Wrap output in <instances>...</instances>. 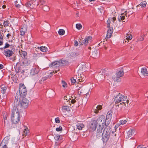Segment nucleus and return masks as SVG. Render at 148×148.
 <instances>
[{"mask_svg": "<svg viewBox=\"0 0 148 148\" xmlns=\"http://www.w3.org/2000/svg\"><path fill=\"white\" fill-rule=\"evenodd\" d=\"M20 114L19 110L12 109V111L11 120L14 124L18 123L20 120Z\"/></svg>", "mask_w": 148, "mask_h": 148, "instance_id": "f257e3e1", "label": "nucleus"}, {"mask_svg": "<svg viewBox=\"0 0 148 148\" xmlns=\"http://www.w3.org/2000/svg\"><path fill=\"white\" fill-rule=\"evenodd\" d=\"M29 101L26 98H23L22 100L21 101L19 105V110H21L22 108H27L28 106Z\"/></svg>", "mask_w": 148, "mask_h": 148, "instance_id": "0eeeda50", "label": "nucleus"}, {"mask_svg": "<svg viewBox=\"0 0 148 148\" xmlns=\"http://www.w3.org/2000/svg\"><path fill=\"white\" fill-rule=\"evenodd\" d=\"M126 37H127L126 39H127L128 40H131L132 38V35L130 34V36H129V34H127Z\"/></svg>", "mask_w": 148, "mask_h": 148, "instance_id": "a19ab883", "label": "nucleus"}, {"mask_svg": "<svg viewBox=\"0 0 148 148\" xmlns=\"http://www.w3.org/2000/svg\"><path fill=\"white\" fill-rule=\"evenodd\" d=\"M77 128L80 130H82L83 128L84 127V125L82 123H78L77 125Z\"/></svg>", "mask_w": 148, "mask_h": 148, "instance_id": "c85d7f7f", "label": "nucleus"}, {"mask_svg": "<svg viewBox=\"0 0 148 148\" xmlns=\"http://www.w3.org/2000/svg\"><path fill=\"white\" fill-rule=\"evenodd\" d=\"M110 138V135L103 134L102 136V139L103 143H106Z\"/></svg>", "mask_w": 148, "mask_h": 148, "instance_id": "4468645a", "label": "nucleus"}, {"mask_svg": "<svg viewBox=\"0 0 148 148\" xmlns=\"http://www.w3.org/2000/svg\"><path fill=\"white\" fill-rule=\"evenodd\" d=\"M29 130H28L27 128L25 129L24 131L23 132V133L22 136L24 138V137H25L27 135V134L29 133Z\"/></svg>", "mask_w": 148, "mask_h": 148, "instance_id": "473e14b6", "label": "nucleus"}, {"mask_svg": "<svg viewBox=\"0 0 148 148\" xmlns=\"http://www.w3.org/2000/svg\"><path fill=\"white\" fill-rule=\"evenodd\" d=\"M127 121L126 120H120L119 121V123H120V124L121 125H124L125 124Z\"/></svg>", "mask_w": 148, "mask_h": 148, "instance_id": "79ce46f5", "label": "nucleus"}, {"mask_svg": "<svg viewBox=\"0 0 148 148\" xmlns=\"http://www.w3.org/2000/svg\"><path fill=\"white\" fill-rule=\"evenodd\" d=\"M62 110L64 112L69 113L71 112V108L68 106H62Z\"/></svg>", "mask_w": 148, "mask_h": 148, "instance_id": "a211bd4d", "label": "nucleus"}, {"mask_svg": "<svg viewBox=\"0 0 148 148\" xmlns=\"http://www.w3.org/2000/svg\"><path fill=\"white\" fill-rule=\"evenodd\" d=\"M97 124L96 120L92 121L89 127V129L90 130V131H93L95 130L96 129Z\"/></svg>", "mask_w": 148, "mask_h": 148, "instance_id": "9d476101", "label": "nucleus"}, {"mask_svg": "<svg viewBox=\"0 0 148 148\" xmlns=\"http://www.w3.org/2000/svg\"><path fill=\"white\" fill-rule=\"evenodd\" d=\"M106 127L103 130V134H107L110 135L111 133V128L108 125H106Z\"/></svg>", "mask_w": 148, "mask_h": 148, "instance_id": "f3484780", "label": "nucleus"}, {"mask_svg": "<svg viewBox=\"0 0 148 148\" xmlns=\"http://www.w3.org/2000/svg\"><path fill=\"white\" fill-rule=\"evenodd\" d=\"M109 28V29L107 31L106 36V38L107 39L111 37L113 32V29L112 27H110Z\"/></svg>", "mask_w": 148, "mask_h": 148, "instance_id": "aec40b11", "label": "nucleus"}, {"mask_svg": "<svg viewBox=\"0 0 148 148\" xmlns=\"http://www.w3.org/2000/svg\"><path fill=\"white\" fill-rule=\"evenodd\" d=\"M43 82L42 80V78L39 81V82L40 84H42Z\"/></svg>", "mask_w": 148, "mask_h": 148, "instance_id": "680f3d73", "label": "nucleus"}, {"mask_svg": "<svg viewBox=\"0 0 148 148\" xmlns=\"http://www.w3.org/2000/svg\"><path fill=\"white\" fill-rule=\"evenodd\" d=\"M92 37L90 36L86 38L84 40L82 41L81 45H84L85 46L87 45L88 43L89 40L92 39Z\"/></svg>", "mask_w": 148, "mask_h": 148, "instance_id": "2eb2a0df", "label": "nucleus"}, {"mask_svg": "<svg viewBox=\"0 0 148 148\" xmlns=\"http://www.w3.org/2000/svg\"><path fill=\"white\" fill-rule=\"evenodd\" d=\"M10 46H12V45H10L9 44H8V42H6L5 44V46L3 47L4 49H5V48H8V47H9Z\"/></svg>", "mask_w": 148, "mask_h": 148, "instance_id": "a18cd8bd", "label": "nucleus"}, {"mask_svg": "<svg viewBox=\"0 0 148 148\" xmlns=\"http://www.w3.org/2000/svg\"><path fill=\"white\" fill-rule=\"evenodd\" d=\"M71 81L72 83L74 84L76 82V80L75 79H74L73 77H72L71 78Z\"/></svg>", "mask_w": 148, "mask_h": 148, "instance_id": "de8ad7c7", "label": "nucleus"}, {"mask_svg": "<svg viewBox=\"0 0 148 148\" xmlns=\"http://www.w3.org/2000/svg\"><path fill=\"white\" fill-rule=\"evenodd\" d=\"M3 67L4 66L3 65L0 64V70L3 68Z\"/></svg>", "mask_w": 148, "mask_h": 148, "instance_id": "bf43d9fd", "label": "nucleus"}, {"mask_svg": "<svg viewBox=\"0 0 148 148\" xmlns=\"http://www.w3.org/2000/svg\"><path fill=\"white\" fill-rule=\"evenodd\" d=\"M62 130V128L61 126H60L59 127L57 128L56 129V130L58 132Z\"/></svg>", "mask_w": 148, "mask_h": 148, "instance_id": "8fccbe9b", "label": "nucleus"}, {"mask_svg": "<svg viewBox=\"0 0 148 148\" xmlns=\"http://www.w3.org/2000/svg\"><path fill=\"white\" fill-rule=\"evenodd\" d=\"M19 53L23 59L25 58L27 54L26 52L23 51L22 50L19 51Z\"/></svg>", "mask_w": 148, "mask_h": 148, "instance_id": "a878e982", "label": "nucleus"}, {"mask_svg": "<svg viewBox=\"0 0 148 148\" xmlns=\"http://www.w3.org/2000/svg\"><path fill=\"white\" fill-rule=\"evenodd\" d=\"M76 102V101L75 99H72L71 100V103H75Z\"/></svg>", "mask_w": 148, "mask_h": 148, "instance_id": "4d7b16f0", "label": "nucleus"}, {"mask_svg": "<svg viewBox=\"0 0 148 148\" xmlns=\"http://www.w3.org/2000/svg\"><path fill=\"white\" fill-rule=\"evenodd\" d=\"M7 90V87L6 85L3 84H0V91L4 94L5 93Z\"/></svg>", "mask_w": 148, "mask_h": 148, "instance_id": "412c9836", "label": "nucleus"}, {"mask_svg": "<svg viewBox=\"0 0 148 148\" xmlns=\"http://www.w3.org/2000/svg\"><path fill=\"white\" fill-rule=\"evenodd\" d=\"M20 96H18V95H16L15 97V99L14 101V106L13 109H15L16 110H19V105L20 102Z\"/></svg>", "mask_w": 148, "mask_h": 148, "instance_id": "6e6552de", "label": "nucleus"}, {"mask_svg": "<svg viewBox=\"0 0 148 148\" xmlns=\"http://www.w3.org/2000/svg\"><path fill=\"white\" fill-rule=\"evenodd\" d=\"M27 30V27L26 26H23L20 30V34L22 36H24Z\"/></svg>", "mask_w": 148, "mask_h": 148, "instance_id": "b1692460", "label": "nucleus"}, {"mask_svg": "<svg viewBox=\"0 0 148 148\" xmlns=\"http://www.w3.org/2000/svg\"><path fill=\"white\" fill-rule=\"evenodd\" d=\"M55 121L56 123H60V118L59 117H57L55 119Z\"/></svg>", "mask_w": 148, "mask_h": 148, "instance_id": "49530a36", "label": "nucleus"}, {"mask_svg": "<svg viewBox=\"0 0 148 148\" xmlns=\"http://www.w3.org/2000/svg\"><path fill=\"white\" fill-rule=\"evenodd\" d=\"M55 140L58 142H60L62 139V135H57L55 138Z\"/></svg>", "mask_w": 148, "mask_h": 148, "instance_id": "2f4dec72", "label": "nucleus"}, {"mask_svg": "<svg viewBox=\"0 0 148 148\" xmlns=\"http://www.w3.org/2000/svg\"><path fill=\"white\" fill-rule=\"evenodd\" d=\"M129 103V101L128 100H127V99H126V100L125 101V104H126V103H127V106H128V104Z\"/></svg>", "mask_w": 148, "mask_h": 148, "instance_id": "e2e57ef3", "label": "nucleus"}, {"mask_svg": "<svg viewBox=\"0 0 148 148\" xmlns=\"http://www.w3.org/2000/svg\"><path fill=\"white\" fill-rule=\"evenodd\" d=\"M49 74V73H45V75H44V77H42V80L43 82H44L47 79H49L50 78L51 76L50 75V74Z\"/></svg>", "mask_w": 148, "mask_h": 148, "instance_id": "4be33fe9", "label": "nucleus"}, {"mask_svg": "<svg viewBox=\"0 0 148 148\" xmlns=\"http://www.w3.org/2000/svg\"><path fill=\"white\" fill-rule=\"evenodd\" d=\"M120 123L119 124H116L115 126V127L116 129H117L120 125Z\"/></svg>", "mask_w": 148, "mask_h": 148, "instance_id": "5fc2aeb1", "label": "nucleus"}, {"mask_svg": "<svg viewBox=\"0 0 148 148\" xmlns=\"http://www.w3.org/2000/svg\"><path fill=\"white\" fill-rule=\"evenodd\" d=\"M144 35L143 34L137 38V42L142 41L144 40Z\"/></svg>", "mask_w": 148, "mask_h": 148, "instance_id": "72a5a7b5", "label": "nucleus"}, {"mask_svg": "<svg viewBox=\"0 0 148 148\" xmlns=\"http://www.w3.org/2000/svg\"><path fill=\"white\" fill-rule=\"evenodd\" d=\"M127 13V12L126 11L124 13L121 14L119 18V20L120 21V19L122 21L124 20L125 19V16L126 15Z\"/></svg>", "mask_w": 148, "mask_h": 148, "instance_id": "cd10ccee", "label": "nucleus"}, {"mask_svg": "<svg viewBox=\"0 0 148 148\" xmlns=\"http://www.w3.org/2000/svg\"><path fill=\"white\" fill-rule=\"evenodd\" d=\"M27 94V90L24 84L21 83L19 84V91L17 92L16 94L18 96H20V97L22 98L25 97Z\"/></svg>", "mask_w": 148, "mask_h": 148, "instance_id": "39448f33", "label": "nucleus"}, {"mask_svg": "<svg viewBox=\"0 0 148 148\" xmlns=\"http://www.w3.org/2000/svg\"><path fill=\"white\" fill-rule=\"evenodd\" d=\"M65 33V31L63 29H60L58 31L59 34L60 35H62L64 34Z\"/></svg>", "mask_w": 148, "mask_h": 148, "instance_id": "4c0bfd02", "label": "nucleus"}, {"mask_svg": "<svg viewBox=\"0 0 148 148\" xmlns=\"http://www.w3.org/2000/svg\"><path fill=\"white\" fill-rule=\"evenodd\" d=\"M112 20H113V22H114V21L116 20V17H113L112 18Z\"/></svg>", "mask_w": 148, "mask_h": 148, "instance_id": "338daca9", "label": "nucleus"}, {"mask_svg": "<svg viewBox=\"0 0 148 148\" xmlns=\"http://www.w3.org/2000/svg\"><path fill=\"white\" fill-rule=\"evenodd\" d=\"M16 6V7L17 8H19L20 6H21V5H20L19 4H16L15 5Z\"/></svg>", "mask_w": 148, "mask_h": 148, "instance_id": "0e129e2a", "label": "nucleus"}, {"mask_svg": "<svg viewBox=\"0 0 148 148\" xmlns=\"http://www.w3.org/2000/svg\"><path fill=\"white\" fill-rule=\"evenodd\" d=\"M62 86L64 88L66 86L67 84L64 81L62 80Z\"/></svg>", "mask_w": 148, "mask_h": 148, "instance_id": "09e8293b", "label": "nucleus"}, {"mask_svg": "<svg viewBox=\"0 0 148 148\" xmlns=\"http://www.w3.org/2000/svg\"><path fill=\"white\" fill-rule=\"evenodd\" d=\"M111 18L110 20V19H108L107 21V27L108 28H110V20H111Z\"/></svg>", "mask_w": 148, "mask_h": 148, "instance_id": "c03bdc74", "label": "nucleus"}, {"mask_svg": "<svg viewBox=\"0 0 148 148\" xmlns=\"http://www.w3.org/2000/svg\"><path fill=\"white\" fill-rule=\"evenodd\" d=\"M76 27L78 29H80L82 27V26L80 24H77L76 25Z\"/></svg>", "mask_w": 148, "mask_h": 148, "instance_id": "58836bf2", "label": "nucleus"}, {"mask_svg": "<svg viewBox=\"0 0 148 148\" xmlns=\"http://www.w3.org/2000/svg\"><path fill=\"white\" fill-rule=\"evenodd\" d=\"M79 53L77 52H74L72 54V56L73 57H76L79 55Z\"/></svg>", "mask_w": 148, "mask_h": 148, "instance_id": "37998d69", "label": "nucleus"}, {"mask_svg": "<svg viewBox=\"0 0 148 148\" xmlns=\"http://www.w3.org/2000/svg\"><path fill=\"white\" fill-rule=\"evenodd\" d=\"M57 73V71L56 70H55V72H54V71H53V72H51L50 73V75L51 74V76H52L53 74V73H54V74H55L56 73Z\"/></svg>", "mask_w": 148, "mask_h": 148, "instance_id": "864d4df0", "label": "nucleus"}, {"mask_svg": "<svg viewBox=\"0 0 148 148\" xmlns=\"http://www.w3.org/2000/svg\"><path fill=\"white\" fill-rule=\"evenodd\" d=\"M25 5L28 8H34L33 5L32 3L30 1L27 2L25 4Z\"/></svg>", "mask_w": 148, "mask_h": 148, "instance_id": "393cba45", "label": "nucleus"}, {"mask_svg": "<svg viewBox=\"0 0 148 148\" xmlns=\"http://www.w3.org/2000/svg\"><path fill=\"white\" fill-rule=\"evenodd\" d=\"M3 44V42L2 40H0V45H2Z\"/></svg>", "mask_w": 148, "mask_h": 148, "instance_id": "052dcab7", "label": "nucleus"}, {"mask_svg": "<svg viewBox=\"0 0 148 148\" xmlns=\"http://www.w3.org/2000/svg\"><path fill=\"white\" fill-rule=\"evenodd\" d=\"M123 69L121 68L120 70L116 73V75L113 76L112 78L115 82H120L121 81V77H122L124 75Z\"/></svg>", "mask_w": 148, "mask_h": 148, "instance_id": "423d86ee", "label": "nucleus"}, {"mask_svg": "<svg viewBox=\"0 0 148 148\" xmlns=\"http://www.w3.org/2000/svg\"><path fill=\"white\" fill-rule=\"evenodd\" d=\"M9 21H4L3 23V26L4 27H6L9 26Z\"/></svg>", "mask_w": 148, "mask_h": 148, "instance_id": "ea45409f", "label": "nucleus"}, {"mask_svg": "<svg viewBox=\"0 0 148 148\" xmlns=\"http://www.w3.org/2000/svg\"><path fill=\"white\" fill-rule=\"evenodd\" d=\"M127 97L123 95L120 94V93H119L118 95H117L114 98L115 105L119 106V105L117 104L120 102H122V103H120V104H122L123 103L124 104V106H126L125 101L127 99Z\"/></svg>", "mask_w": 148, "mask_h": 148, "instance_id": "f03ea898", "label": "nucleus"}, {"mask_svg": "<svg viewBox=\"0 0 148 148\" xmlns=\"http://www.w3.org/2000/svg\"><path fill=\"white\" fill-rule=\"evenodd\" d=\"M103 126L99 127L97 130V137L98 138H101L103 134Z\"/></svg>", "mask_w": 148, "mask_h": 148, "instance_id": "f8f14e48", "label": "nucleus"}, {"mask_svg": "<svg viewBox=\"0 0 148 148\" xmlns=\"http://www.w3.org/2000/svg\"><path fill=\"white\" fill-rule=\"evenodd\" d=\"M3 8L5 9L6 7V6L5 5H3L2 6Z\"/></svg>", "mask_w": 148, "mask_h": 148, "instance_id": "774afa93", "label": "nucleus"}, {"mask_svg": "<svg viewBox=\"0 0 148 148\" xmlns=\"http://www.w3.org/2000/svg\"><path fill=\"white\" fill-rule=\"evenodd\" d=\"M11 36V35L10 33L8 34L6 36V37L7 38H9L10 36Z\"/></svg>", "mask_w": 148, "mask_h": 148, "instance_id": "6e6d98bb", "label": "nucleus"}, {"mask_svg": "<svg viewBox=\"0 0 148 148\" xmlns=\"http://www.w3.org/2000/svg\"><path fill=\"white\" fill-rule=\"evenodd\" d=\"M116 134L114 132H112L110 135V138L111 140H114L116 138Z\"/></svg>", "mask_w": 148, "mask_h": 148, "instance_id": "7c9ffc66", "label": "nucleus"}, {"mask_svg": "<svg viewBox=\"0 0 148 148\" xmlns=\"http://www.w3.org/2000/svg\"><path fill=\"white\" fill-rule=\"evenodd\" d=\"M4 125H5V120H6L7 119V117L6 116H5V117H4Z\"/></svg>", "mask_w": 148, "mask_h": 148, "instance_id": "69168bd1", "label": "nucleus"}, {"mask_svg": "<svg viewBox=\"0 0 148 148\" xmlns=\"http://www.w3.org/2000/svg\"><path fill=\"white\" fill-rule=\"evenodd\" d=\"M141 75L144 77L147 76L148 75V71L145 67H143L141 69Z\"/></svg>", "mask_w": 148, "mask_h": 148, "instance_id": "dca6fc26", "label": "nucleus"}, {"mask_svg": "<svg viewBox=\"0 0 148 148\" xmlns=\"http://www.w3.org/2000/svg\"><path fill=\"white\" fill-rule=\"evenodd\" d=\"M105 116L103 115L100 116L96 120V121L98 124L99 125V127L104 126L105 125H108L109 123V121H107Z\"/></svg>", "mask_w": 148, "mask_h": 148, "instance_id": "7ed1b4c3", "label": "nucleus"}, {"mask_svg": "<svg viewBox=\"0 0 148 148\" xmlns=\"http://www.w3.org/2000/svg\"><path fill=\"white\" fill-rule=\"evenodd\" d=\"M15 50V49H12L11 50L7 49L4 51L3 53L6 57H9L14 53Z\"/></svg>", "mask_w": 148, "mask_h": 148, "instance_id": "9b49d317", "label": "nucleus"}, {"mask_svg": "<svg viewBox=\"0 0 148 148\" xmlns=\"http://www.w3.org/2000/svg\"><path fill=\"white\" fill-rule=\"evenodd\" d=\"M74 45L75 46H77L78 45V42L77 40H75L74 42Z\"/></svg>", "mask_w": 148, "mask_h": 148, "instance_id": "603ef678", "label": "nucleus"}, {"mask_svg": "<svg viewBox=\"0 0 148 148\" xmlns=\"http://www.w3.org/2000/svg\"><path fill=\"white\" fill-rule=\"evenodd\" d=\"M47 49V47L45 46H41L40 47V50L43 52H46Z\"/></svg>", "mask_w": 148, "mask_h": 148, "instance_id": "f704fd0d", "label": "nucleus"}, {"mask_svg": "<svg viewBox=\"0 0 148 148\" xmlns=\"http://www.w3.org/2000/svg\"><path fill=\"white\" fill-rule=\"evenodd\" d=\"M39 71L40 69L38 66L36 65L33 66L30 70V75L32 76L36 75L38 74Z\"/></svg>", "mask_w": 148, "mask_h": 148, "instance_id": "1a4fd4ad", "label": "nucleus"}, {"mask_svg": "<svg viewBox=\"0 0 148 148\" xmlns=\"http://www.w3.org/2000/svg\"><path fill=\"white\" fill-rule=\"evenodd\" d=\"M19 147L18 144L16 143H12L11 146L12 148H19Z\"/></svg>", "mask_w": 148, "mask_h": 148, "instance_id": "c9c22d12", "label": "nucleus"}, {"mask_svg": "<svg viewBox=\"0 0 148 148\" xmlns=\"http://www.w3.org/2000/svg\"><path fill=\"white\" fill-rule=\"evenodd\" d=\"M147 3L145 1H143L141 2L140 5L141 6V7L145 8L146 7V5Z\"/></svg>", "mask_w": 148, "mask_h": 148, "instance_id": "e433bc0d", "label": "nucleus"}, {"mask_svg": "<svg viewBox=\"0 0 148 148\" xmlns=\"http://www.w3.org/2000/svg\"><path fill=\"white\" fill-rule=\"evenodd\" d=\"M7 145L0 144V148H7Z\"/></svg>", "mask_w": 148, "mask_h": 148, "instance_id": "3c124183", "label": "nucleus"}, {"mask_svg": "<svg viewBox=\"0 0 148 148\" xmlns=\"http://www.w3.org/2000/svg\"><path fill=\"white\" fill-rule=\"evenodd\" d=\"M135 131L133 129L130 130L127 132V136L128 138H130L134 134Z\"/></svg>", "mask_w": 148, "mask_h": 148, "instance_id": "5701e85b", "label": "nucleus"}, {"mask_svg": "<svg viewBox=\"0 0 148 148\" xmlns=\"http://www.w3.org/2000/svg\"><path fill=\"white\" fill-rule=\"evenodd\" d=\"M112 112L111 111H109L107 113V114L106 117V120L108 121H109V123L110 122L111 119L112 117Z\"/></svg>", "mask_w": 148, "mask_h": 148, "instance_id": "6ab92c4d", "label": "nucleus"}, {"mask_svg": "<svg viewBox=\"0 0 148 148\" xmlns=\"http://www.w3.org/2000/svg\"><path fill=\"white\" fill-rule=\"evenodd\" d=\"M8 138L7 137H5L1 143V144L3 145H7V144L8 143Z\"/></svg>", "mask_w": 148, "mask_h": 148, "instance_id": "c756f323", "label": "nucleus"}, {"mask_svg": "<svg viewBox=\"0 0 148 148\" xmlns=\"http://www.w3.org/2000/svg\"><path fill=\"white\" fill-rule=\"evenodd\" d=\"M30 63V60L27 59H25L24 58L21 62L17 63V64H19L21 66H25L29 65Z\"/></svg>", "mask_w": 148, "mask_h": 148, "instance_id": "ddd939ff", "label": "nucleus"}, {"mask_svg": "<svg viewBox=\"0 0 148 148\" xmlns=\"http://www.w3.org/2000/svg\"><path fill=\"white\" fill-rule=\"evenodd\" d=\"M69 63L66 60L56 61L53 62L49 64L50 67L55 68L57 67L62 66L67 64Z\"/></svg>", "mask_w": 148, "mask_h": 148, "instance_id": "20e7f679", "label": "nucleus"}, {"mask_svg": "<svg viewBox=\"0 0 148 148\" xmlns=\"http://www.w3.org/2000/svg\"><path fill=\"white\" fill-rule=\"evenodd\" d=\"M3 39V37L1 35V33H0V40H2Z\"/></svg>", "mask_w": 148, "mask_h": 148, "instance_id": "13d9d810", "label": "nucleus"}, {"mask_svg": "<svg viewBox=\"0 0 148 148\" xmlns=\"http://www.w3.org/2000/svg\"><path fill=\"white\" fill-rule=\"evenodd\" d=\"M96 108V109H95L94 110V112L96 114L98 113L99 110H101L102 108V106L100 105H98Z\"/></svg>", "mask_w": 148, "mask_h": 148, "instance_id": "bb28decb", "label": "nucleus"}]
</instances>
